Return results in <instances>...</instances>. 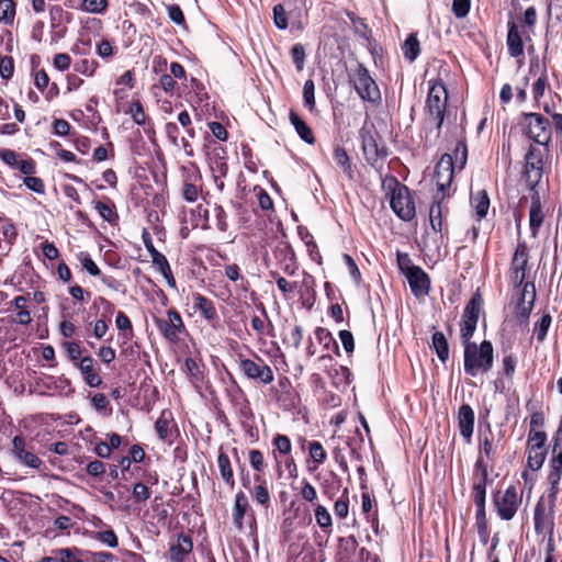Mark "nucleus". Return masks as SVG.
Instances as JSON below:
<instances>
[{"mask_svg": "<svg viewBox=\"0 0 562 562\" xmlns=\"http://www.w3.org/2000/svg\"><path fill=\"white\" fill-rule=\"evenodd\" d=\"M483 300L479 292L474 293L464 307L461 321V338L464 341V371L471 376L480 372L486 373L493 367V346L491 341L483 340L480 346L471 342L482 312Z\"/></svg>", "mask_w": 562, "mask_h": 562, "instance_id": "nucleus-1", "label": "nucleus"}, {"mask_svg": "<svg viewBox=\"0 0 562 562\" xmlns=\"http://www.w3.org/2000/svg\"><path fill=\"white\" fill-rule=\"evenodd\" d=\"M428 95L426 100V110L429 116L436 122V127L440 130L443 124L445 112L448 101V92L441 80L428 81Z\"/></svg>", "mask_w": 562, "mask_h": 562, "instance_id": "nucleus-2", "label": "nucleus"}, {"mask_svg": "<svg viewBox=\"0 0 562 562\" xmlns=\"http://www.w3.org/2000/svg\"><path fill=\"white\" fill-rule=\"evenodd\" d=\"M360 138L366 161L373 168H380L387 157V149L378 143L374 126H363L360 130Z\"/></svg>", "mask_w": 562, "mask_h": 562, "instance_id": "nucleus-3", "label": "nucleus"}, {"mask_svg": "<svg viewBox=\"0 0 562 562\" xmlns=\"http://www.w3.org/2000/svg\"><path fill=\"white\" fill-rule=\"evenodd\" d=\"M392 182L394 187L390 196L391 209L401 220L412 221L416 215V209L409 189L394 178Z\"/></svg>", "mask_w": 562, "mask_h": 562, "instance_id": "nucleus-4", "label": "nucleus"}, {"mask_svg": "<svg viewBox=\"0 0 562 562\" xmlns=\"http://www.w3.org/2000/svg\"><path fill=\"white\" fill-rule=\"evenodd\" d=\"M522 125L527 136L541 146H548L551 140V124L539 113H525Z\"/></svg>", "mask_w": 562, "mask_h": 562, "instance_id": "nucleus-5", "label": "nucleus"}, {"mask_svg": "<svg viewBox=\"0 0 562 562\" xmlns=\"http://www.w3.org/2000/svg\"><path fill=\"white\" fill-rule=\"evenodd\" d=\"M353 87L363 101L375 103L380 101L381 93L374 79L370 76L369 70L359 64L353 75L350 77Z\"/></svg>", "mask_w": 562, "mask_h": 562, "instance_id": "nucleus-6", "label": "nucleus"}, {"mask_svg": "<svg viewBox=\"0 0 562 562\" xmlns=\"http://www.w3.org/2000/svg\"><path fill=\"white\" fill-rule=\"evenodd\" d=\"M549 467L550 471L548 474V482L550 486L548 490V498L550 510L553 512L559 494V484L562 475V441L557 440L554 442Z\"/></svg>", "mask_w": 562, "mask_h": 562, "instance_id": "nucleus-7", "label": "nucleus"}, {"mask_svg": "<svg viewBox=\"0 0 562 562\" xmlns=\"http://www.w3.org/2000/svg\"><path fill=\"white\" fill-rule=\"evenodd\" d=\"M258 362L244 358L241 355L238 356V364L243 373L251 380H258L263 384H270L273 379L272 369L265 363L261 358H257Z\"/></svg>", "mask_w": 562, "mask_h": 562, "instance_id": "nucleus-8", "label": "nucleus"}, {"mask_svg": "<svg viewBox=\"0 0 562 562\" xmlns=\"http://www.w3.org/2000/svg\"><path fill=\"white\" fill-rule=\"evenodd\" d=\"M454 172V161L451 155L445 154L441 156L439 161L435 167L434 178L437 186V195L440 199H445L447 190L450 188L451 181L453 179Z\"/></svg>", "mask_w": 562, "mask_h": 562, "instance_id": "nucleus-9", "label": "nucleus"}, {"mask_svg": "<svg viewBox=\"0 0 562 562\" xmlns=\"http://www.w3.org/2000/svg\"><path fill=\"white\" fill-rule=\"evenodd\" d=\"M543 150L535 145H530L525 155V177L527 182L535 187L542 177Z\"/></svg>", "mask_w": 562, "mask_h": 562, "instance_id": "nucleus-10", "label": "nucleus"}, {"mask_svg": "<svg viewBox=\"0 0 562 562\" xmlns=\"http://www.w3.org/2000/svg\"><path fill=\"white\" fill-rule=\"evenodd\" d=\"M156 325L162 336L171 342L178 341L179 335L186 330L181 315L173 308L168 310L166 318H157Z\"/></svg>", "mask_w": 562, "mask_h": 562, "instance_id": "nucleus-11", "label": "nucleus"}, {"mask_svg": "<svg viewBox=\"0 0 562 562\" xmlns=\"http://www.w3.org/2000/svg\"><path fill=\"white\" fill-rule=\"evenodd\" d=\"M517 492L514 486H509L503 494L495 497V506L499 517L504 520H510L518 508Z\"/></svg>", "mask_w": 562, "mask_h": 562, "instance_id": "nucleus-12", "label": "nucleus"}, {"mask_svg": "<svg viewBox=\"0 0 562 562\" xmlns=\"http://www.w3.org/2000/svg\"><path fill=\"white\" fill-rule=\"evenodd\" d=\"M297 2L302 3L303 0H285L273 7V22L279 30H285L289 26V19L301 16V12L295 7Z\"/></svg>", "mask_w": 562, "mask_h": 562, "instance_id": "nucleus-13", "label": "nucleus"}, {"mask_svg": "<svg viewBox=\"0 0 562 562\" xmlns=\"http://www.w3.org/2000/svg\"><path fill=\"white\" fill-rule=\"evenodd\" d=\"M536 300V286L533 282H526L522 286L520 297L515 307L516 317L526 322L533 308Z\"/></svg>", "mask_w": 562, "mask_h": 562, "instance_id": "nucleus-14", "label": "nucleus"}, {"mask_svg": "<svg viewBox=\"0 0 562 562\" xmlns=\"http://www.w3.org/2000/svg\"><path fill=\"white\" fill-rule=\"evenodd\" d=\"M405 277L408 281L412 293L416 297L425 296L429 293L430 279L420 267L411 268L406 272Z\"/></svg>", "mask_w": 562, "mask_h": 562, "instance_id": "nucleus-15", "label": "nucleus"}, {"mask_svg": "<svg viewBox=\"0 0 562 562\" xmlns=\"http://www.w3.org/2000/svg\"><path fill=\"white\" fill-rule=\"evenodd\" d=\"M527 263V249L525 246L519 245L515 250L510 267V280L515 286H520L524 283Z\"/></svg>", "mask_w": 562, "mask_h": 562, "instance_id": "nucleus-16", "label": "nucleus"}, {"mask_svg": "<svg viewBox=\"0 0 562 562\" xmlns=\"http://www.w3.org/2000/svg\"><path fill=\"white\" fill-rule=\"evenodd\" d=\"M193 550V541L189 535L180 533L177 541L172 543L168 550L171 562H184L186 558Z\"/></svg>", "mask_w": 562, "mask_h": 562, "instance_id": "nucleus-17", "label": "nucleus"}, {"mask_svg": "<svg viewBox=\"0 0 562 562\" xmlns=\"http://www.w3.org/2000/svg\"><path fill=\"white\" fill-rule=\"evenodd\" d=\"M457 418L461 436L465 439L471 438L475 419L472 407L468 404L461 405Z\"/></svg>", "mask_w": 562, "mask_h": 562, "instance_id": "nucleus-18", "label": "nucleus"}, {"mask_svg": "<svg viewBox=\"0 0 562 562\" xmlns=\"http://www.w3.org/2000/svg\"><path fill=\"white\" fill-rule=\"evenodd\" d=\"M78 368L86 383L91 387H98L102 383L100 374L94 370V360L92 357L81 358Z\"/></svg>", "mask_w": 562, "mask_h": 562, "instance_id": "nucleus-19", "label": "nucleus"}, {"mask_svg": "<svg viewBox=\"0 0 562 562\" xmlns=\"http://www.w3.org/2000/svg\"><path fill=\"white\" fill-rule=\"evenodd\" d=\"M255 482L257 484L250 490L251 496L258 505L267 509L271 504V496L267 487V482L260 475H255Z\"/></svg>", "mask_w": 562, "mask_h": 562, "instance_id": "nucleus-20", "label": "nucleus"}, {"mask_svg": "<svg viewBox=\"0 0 562 562\" xmlns=\"http://www.w3.org/2000/svg\"><path fill=\"white\" fill-rule=\"evenodd\" d=\"M507 48L512 57H518L524 54V45L518 26L515 22H508Z\"/></svg>", "mask_w": 562, "mask_h": 562, "instance_id": "nucleus-21", "label": "nucleus"}, {"mask_svg": "<svg viewBox=\"0 0 562 562\" xmlns=\"http://www.w3.org/2000/svg\"><path fill=\"white\" fill-rule=\"evenodd\" d=\"M249 508L247 496L243 492H238L235 495V502L233 507V520L234 525L238 530L244 527V517Z\"/></svg>", "mask_w": 562, "mask_h": 562, "instance_id": "nucleus-22", "label": "nucleus"}, {"mask_svg": "<svg viewBox=\"0 0 562 562\" xmlns=\"http://www.w3.org/2000/svg\"><path fill=\"white\" fill-rule=\"evenodd\" d=\"M194 307L200 311L201 315L207 321H214L217 318L216 308L211 300L201 293L193 294Z\"/></svg>", "mask_w": 562, "mask_h": 562, "instance_id": "nucleus-23", "label": "nucleus"}, {"mask_svg": "<svg viewBox=\"0 0 562 562\" xmlns=\"http://www.w3.org/2000/svg\"><path fill=\"white\" fill-rule=\"evenodd\" d=\"M543 223V212L540 203V199L538 194H533L531 196V205L529 210V224L532 234L536 235L539 227Z\"/></svg>", "mask_w": 562, "mask_h": 562, "instance_id": "nucleus-24", "label": "nucleus"}, {"mask_svg": "<svg viewBox=\"0 0 562 562\" xmlns=\"http://www.w3.org/2000/svg\"><path fill=\"white\" fill-rule=\"evenodd\" d=\"M200 180H201V176L198 171L186 178L183 188H182V196L187 202L193 203L198 200L199 194H200V188L196 184V181H200Z\"/></svg>", "mask_w": 562, "mask_h": 562, "instance_id": "nucleus-25", "label": "nucleus"}, {"mask_svg": "<svg viewBox=\"0 0 562 562\" xmlns=\"http://www.w3.org/2000/svg\"><path fill=\"white\" fill-rule=\"evenodd\" d=\"M289 119L297 135L307 144H314L315 137L311 127L294 111H290Z\"/></svg>", "mask_w": 562, "mask_h": 562, "instance_id": "nucleus-26", "label": "nucleus"}, {"mask_svg": "<svg viewBox=\"0 0 562 562\" xmlns=\"http://www.w3.org/2000/svg\"><path fill=\"white\" fill-rule=\"evenodd\" d=\"M151 261L158 268L159 272L165 278L167 284L170 288H176V280L173 278L170 265H169L166 256L162 255L161 252H156L151 257Z\"/></svg>", "mask_w": 562, "mask_h": 562, "instance_id": "nucleus-27", "label": "nucleus"}, {"mask_svg": "<svg viewBox=\"0 0 562 562\" xmlns=\"http://www.w3.org/2000/svg\"><path fill=\"white\" fill-rule=\"evenodd\" d=\"M486 479H487V471H486V468H483L480 477L473 484L474 502H475L476 506L479 507V509L482 512H484V506H485Z\"/></svg>", "mask_w": 562, "mask_h": 562, "instance_id": "nucleus-28", "label": "nucleus"}, {"mask_svg": "<svg viewBox=\"0 0 562 562\" xmlns=\"http://www.w3.org/2000/svg\"><path fill=\"white\" fill-rule=\"evenodd\" d=\"M217 467H218L221 477L223 479V481L231 487H234L235 481H234L233 469L231 465L229 458L225 452H220V454L217 457Z\"/></svg>", "mask_w": 562, "mask_h": 562, "instance_id": "nucleus-29", "label": "nucleus"}, {"mask_svg": "<svg viewBox=\"0 0 562 562\" xmlns=\"http://www.w3.org/2000/svg\"><path fill=\"white\" fill-rule=\"evenodd\" d=\"M441 200L440 196L436 195L434 203L429 209V221L430 226L434 232L440 233L442 232V210H441Z\"/></svg>", "mask_w": 562, "mask_h": 562, "instance_id": "nucleus-30", "label": "nucleus"}, {"mask_svg": "<svg viewBox=\"0 0 562 562\" xmlns=\"http://www.w3.org/2000/svg\"><path fill=\"white\" fill-rule=\"evenodd\" d=\"M261 312L266 318H268L266 308L261 306ZM251 328L257 333V335L261 338L266 335L273 336L270 330H272L273 326L269 319H263L260 316L255 315L251 318Z\"/></svg>", "mask_w": 562, "mask_h": 562, "instance_id": "nucleus-31", "label": "nucleus"}, {"mask_svg": "<svg viewBox=\"0 0 562 562\" xmlns=\"http://www.w3.org/2000/svg\"><path fill=\"white\" fill-rule=\"evenodd\" d=\"M334 160L349 179L353 178L352 165L350 164L348 154L342 147L337 146L334 149Z\"/></svg>", "mask_w": 562, "mask_h": 562, "instance_id": "nucleus-32", "label": "nucleus"}, {"mask_svg": "<svg viewBox=\"0 0 562 562\" xmlns=\"http://www.w3.org/2000/svg\"><path fill=\"white\" fill-rule=\"evenodd\" d=\"M471 203L479 218H483L486 216L490 207V199L486 191L477 192L476 195L471 198Z\"/></svg>", "mask_w": 562, "mask_h": 562, "instance_id": "nucleus-33", "label": "nucleus"}, {"mask_svg": "<svg viewBox=\"0 0 562 562\" xmlns=\"http://www.w3.org/2000/svg\"><path fill=\"white\" fill-rule=\"evenodd\" d=\"M315 337L317 341L324 346L325 349H334L336 353H339V347L337 345V341L333 337L331 333L324 328V327H316L314 330Z\"/></svg>", "mask_w": 562, "mask_h": 562, "instance_id": "nucleus-34", "label": "nucleus"}, {"mask_svg": "<svg viewBox=\"0 0 562 562\" xmlns=\"http://www.w3.org/2000/svg\"><path fill=\"white\" fill-rule=\"evenodd\" d=\"M528 449V467L532 471H538L546 459L547 450L546 448H527Z\"/></svg>", "mask_w": 562, "mask_h": 562, "instance_id": "nucleus-35", "label": "nucleus"}, {"mask_svg": "<svg viewBox=\"0 0 562 562\" xmlns=\"http://www.w3.org/2000/svg\"><path fill=\"white\" fill-rule=\"evenodd\" d=\"M432 346L436 350L438 358L445 362L449 358V347L445 335L440 331H436L432 335Z\"/></svg>", "mask_w": 562, "mask_h": 562, "instance_id": "nucleus-36", "label": "nucleus"}, {"mask_svg": "<svg viewBox=\"0 0 562 562\" xmlns=\"http://www.w3.org/2000/svg\"><path fill=\"white\" fill-rule=\"evenodd\" d=\"M404 57L409 60L414 61L417 56L419 55V42L416 38L415 35H409L406 41L404 42V45L402 47Z\"/></svg>", "mask_w": 562, "mask_h": 562, "instance_id": "nucleus-37", "label": "nucleus"}, {"mask_svg": "<svg viewBox=\"0 0 562 562\" xmlns=\"http://www.w3.org/2000/svg\"><path fill=\"white\" fill-rule=\"evenodd\" d=\"M77 258L81 263L82 269H85L90 276L101 277V270L88 252L81 251L77 255Z\"/></svg>", "mask_w": 562, "mask_h": 562, "instance_id": "nucleus-38", "label": "nucleus"}, {"mask_svg": "<svg viewBox=\"0 0 562 562\" xmlns=\"http://www.w3.org/2000/svg\"><path fill=\"white\" fill-rule=\"evenodd\" d=\"M94 209L97 210L99 215L109 223H112L117 218L113 203H104L101 201H97L94 204Z\"/></svg>", "mask_w": 562, "mask_h": 562, "instance_id": "nucleus-39", "label": "nucleus"}, {"mask_svg": "<svg viewBox=\"0 0 562 562\" xmlns=\"http://www.w3.org/2000/svg\"><path fill=\"white\" fill-rule=\"evenodd\" d=\"M92 538L110 548H116L119 546L117 536L112 529L93 532Z\"/></svg>", "mask_w": 562, "mask_h": 562, "instance_id": "nucleus-40", "label": "nucleus"}, {"mask_svg": "<svg viewBox=\"0 0 562 562\" xmlns=\"http://www.w3.org/2000/svg\"><path fill=\"white\" fill-rule=\"evenodd\" d=\"M98 66H99V64L94 59L85 58V59L77 61L74 65V69H75V71H77L81 75L91 77L95 72Z\"/></svg>", "mask_w": 562, "mask_h": 562, "instance_id": "nucleus-41", "label": "nucleus"}, {"mask_svg": "<svg viewBox=\"0 0 562 562\" xmlns=\"http://www.w3.org/2000/svg\"><path fill=\"white\" fill-rule=\"evenodd\" d=\"M15 15V4L13 0H0V21L8 24L13 22Z\"/></svg>", "mask_w": 562, "mask_h": 562, "instance_id": "nucleus-42", "label": "nucleus"}, {"mask_svg": "<svg viewBox=\"0 0 562 562\" xmlns=\"http://www.w3.org/2000/svg\"><path fill=\"white\" fill-rule=\"evenodd\" d=\"M303 101L304 105L313 111L315 108V85L312 79L305 81L303 87Z\"/></svg>", "mask_w": 562, "mask_h": 562, "instance_id": "nucleus-43", "label": "nucleus"}, {"mask_svg": "<svg viewBox=\"0 0 562 562\" xmlns=\"http://www.w3.org/2000/svg\"><path fill=\"white\" fill-rule=\"evenodd\" d=\"M314 512L316 522L322 529L325 530L331 526V516L325 506L318 504L316 505Z\"/></svg>", "mask_w": 562, "mask_h": 562, "instance_id": "nucleus-44", "label": "nucleus"}, {"mask_svg": "<svg viewBox=\"0 0 562 562\" xmlns=\"http://www.w3.org/2000/svg\"><path fill=\"white\" fill-rule=\"evenodd\" d=\"M547 527L552 529L553 522L547 521L546 514H544V507L539 503L535 508V528L537 531H542Z\"/></svg>", "mask_w": 562, "mask_h": 562, "instance_id": "nucleus-45", "label": "nucleus"}, {"mask_svg": "<svg viewBox=\"0 0 562 562\" xmlns=\"http://www.w3.org/2000/svg\"><path fill=\"white\" fill-rule=\"evenodd\" d=\"M126 113H128L138 125H143L146 121V114L139 101L132 102Z\"/></svg>", "mask_w": 562, "mask_h": 562, "instance_id": "nucleus-46", "label": "nucleus"}, {"mask_svg": "<svg viewBox=\"0 0 562 562\" xmlns=\"http://www.w3.org/2000/svg\"><path fill=\"white\" fill-rule=\"evenodd\" d=\"M16 460L20 463L36 470H38L43 464V461L36 454L29 450L24 451L21 456H19Z\"/></svg>", "mask_w": 562, "mask_h": 562, "instance_id": "nucleus-47", "label": "nucleus"}, {"mask_svg": "<svg viewBox=\"0 0 562 562\" xmlns=\"http://www.w3.org/2000/svg\"><path fill=\"white\" fill-rule=\"evenodd\" d=\"M14 72V63L12 57L9 56H0V77L3 80H9L12 78Z\"/></svg>", "mask_w": 562, "mask_h": 562, "instance_id": "nucleus-48", "label": "nucleus"}, {"mask_svg": "<svg viewBox=\"0 0 562 562\" xmlns=\"http://www.w3.org/2000/svg\"><path fill=\"white\" fill-rule=\"evenodd\" d=\"M53 553L55 554L57 562H71L77 553L83 552L78 548H61L54 550Z\"/></svg>", "mask_w": 562, "mask_h": 562, "instance_id": "nucleus-49", "label": "nucleus"}, {"mask_svg": "<svg viewBox=\"0 0 562 562\" xmlns=\"http://www.w3.org/2000/svg\"><path fill=\"white\" fill-rule=\"evenodd\" d=\"M310 456L316 464H322L325 462L327 453L321 442L313 441L310 443Z\"/></svg>", "mask_w": 562, "mask_h": 562, "instance_id": "nucleus-50", "label": "nucleus"}, {"mask_svg": "<svg viewBox=\"0 0 562 562\" xmlns=\"http://www.w3.org/2000/svg\"><path fill=\"white\" fill-rule=\"evenodd\" d=\"M547 434L544 431H529L527 448H546Z\"/></svg>", "mask_w": 562, "mask_h": 562, "instance_id": "nucleus-51", "label": "nucleus"}, {"mask_svg": "<svg viewBox=\"0 0 562 562\" xmlns=\"http://www.w3.org/2000/svg\"><path fill=\"white\" fill-rule=\"evenodd\" d=\"M550 325H551V316L549 314H544L541 317L540 322L536 324L535 334L539 341L544 340Z\"/></svg>", "mask_w": 562, "mask_h": 562, "instance_id": "nucleus-52", "label": "nucleus"}, {"mask_svg": "<svg viewBox=\"0 0 562 562\" xmlns=\"http://www.w3.org/2000/svg\"><path fill=\"white\" fill-rule=\"evenodd\" d=\"M108 7L106 0H83L82 10L89 13H102Z\"/></svg>", "mask_w": 562, "mask_h": 562, "instance_id": "nucleus-53", "label": "nucleus"}, {"mask_svg": "<svg viewBox=\"0 0 562 562\" xmlns=\"http://www.w3.org/2000/svg\"><path fill=\"white\" fill-rule=\"evenodd\" d=\"M88 562H113L115 557L106 551H86Z\"/></svg>", "mask_w": 562, "mask_h": 562, "instance_id": "nucleus-54", "label": "nucleus"}, {"mask_svg": "<svg viewBox=\"0 0 562 562\" xmlns=\"http://www.w3.org/2000/svg\"><path fill=\"white\" fill-rule=\"evenodd\" d=\"M471 0H453L452 12L458 19L465 18L470 11Z\"/></svg>", "mask_w": 562, "mask_h": 562, "instance_id": "nucleus-55", "label": "nucleus"}, {"mask_svg": "<svg viewBox=\"0 0 562 562\" xmlns=\"http://www.w3.org/2000/svg\"><path fill=\"white\" fill-rule=\"evenodd\" d=\"M91 403L97 411L103 412L104 415H110L112 412V408H109L106 396L102 393L94 394L91 398Z\"/></svg>", "mask_w": 562, "mask_h": 562, "instance_id": "nucleus-56", "label": "nucleus"}, {"mask_svg": "<svg viewBox=\"0 0 562 562\" xmlns=\"http://www.w3.org/2000/svg\"><path fill=\"white\" fill-rule=\"evenodd\" d=\"M273 446L281 454H289L292 449L291 441L285 435H277L273 438Z\"/></svg>", "mask_w": 562, "mask_h": 562, "instance_id": "nucleus-57", "label": "nucleus"}, {"mask_svg": "<svg viewBox=\"0 0 562 562\" xmlns=\"http://www.w3.org/2000/svg\"><path fill=\"white\" fill-rule=\"evenodd\" d=\"M291 56L299 71L304 68L305 50L303 45L295 44L291 49Z\"/></svg>", "mask_w": 562, "mask_h": 562, "instance_id": "nucleus-58", "label": "nucleus"}, {"mask_svg": "<svg viewBox=\"0 0 562 562\" xmlns=\"http://www.w3.org/2000/svg\"><path fill=\"white\" fill-rule=\"evenodd\" d=\"M53 65L59 71H65L70 67L71 58L66 53L56 54L53 58Z\"/></svg>", "mask_w": 562, "mask_h": 562, "instance_id": "nucleus-59", "label": "nucleus"}, {"mask_svg": "<svg viewBox=\"0 0 562 562\" xmlns=\"http://www.w3.org/2000/svg\"><path fill=\"white\" fill-rule=\"evenodd\" d=\"M249 462H250V465L254 470L260 472L263 470L265 468V460H263V454L261 451L259 450H250L249 451Z\"/></svg>", "mask_w": 562, "mask_h": 562, "instance_id": "nucleus-60", "label": "nucleus"}, {"mask_svg": "<svg viewBox=\"0 0 562 562\" xmlns=\"http://www.w3.org/2000/svg\"><path fill=\"white\" fill-rule=\"evenodd\" d=\"M155 430L161 440H166L168 438V430H169V422L165 417V414L162 413L161 416L156 420L155 423Z\"/></svg>", "mask_w": 562, "mask_h": 562, "instance_id": "nucleus-61", "label": "nucleus"}, {"mask_svg": "<svg viewBox=\"0 0 562 562\" xmlns=\"http://www.w3.org/2000/svg\"><path fill=\"white\" fill-rule=\"evenodd\" d=\"M349 501L348 497H340L335 502L334 513L337 517L344 519L348 516Z\"/></svg>", "mask_w": 562, "mask_h": 562, "instance_id": "nucleus-62", "label": "nucleus"}, {"mask_svg": "<svg viewBox=\"0 0 562 562\" xmlns=\"http://www.w3.org/2000/svg\"><path fill=\"white\" fill-rule=\"evenodd\" d=\"M24 184L32 191L43 194L45 192V186L41 178L37 177H26L24 179Z\"/></svg>", "mask_w": 562, "mask_h": 562, "instance_id": "nucleus-63", "label": "nucleus"}, {"mask_svg": "<svg viewBox=\"0 0 562 562\" xmlns=\"http://www.w3.org/2000/svg\"><path fill=\"white\" fill-rule=\"evenodd\" d=\"M133 495L137 502H144L150 497V491L147 485L136 483L133 487Z\"/></svg>", "mask_w": 562, "mask_h": 562, "instance_id": "nucleus-64", "label": "nucleus"}]
</instances>
